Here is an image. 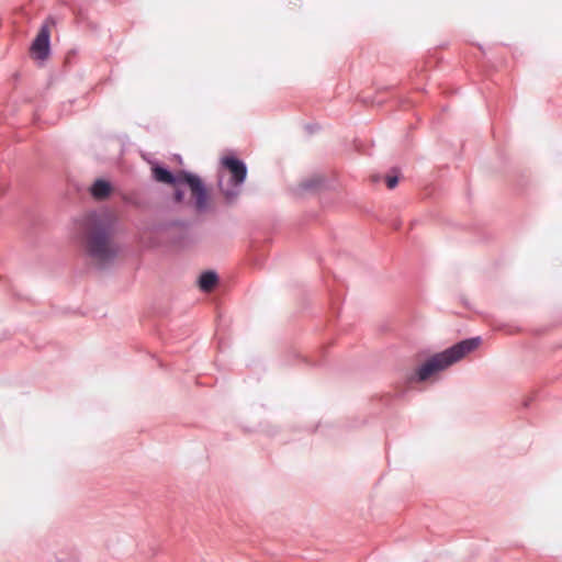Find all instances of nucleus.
Listing matches in <instances>:
<instances>
[{
  "label": "nucleus",
  "mask_w": 562,
  "mask_h": 562,
  "mask_svg": "<svg viewBox=\"0 0 562 562\" xmlns=\"http://www.w3.org/2000/svg\"><path fill=\"white\" fill-rule=\"evenodd\" d=\"M85 238L87 255L99 269L111 267L121 248L113 236L117 224L116 215L109 209L83 213L75 221Z\"/></svg>",
  "instance_id": "1"
},
{
  "label": "nucleus",
  "mask_w": 562,
  "mask_h": 562,
  "mask_svg": "<svg viewBox=\"0 0 562 562\" xmlns=\"http://www.w3.org/2000/svg\"><path fill=\"white\" fill-rule=\"evenodd\" d=\"M480 344L481 337H472L461 340L446 350L431 356L416 369V380L424 382L431 375L446 370L464 356L475 350Z\"/></svg>",
  "instance_id": "2"
},
{
  "label": "nucleus",
  "mask_w": 562,
  "mask_h": 562,
  "mask_svg": "<svg viewBox=\"0 0 562 562\" xmlns=\"http://www.w3.org/2000/svg\"><path fill=\"white\" fill-rule=\"evenodd\" d=\"M151 171L153 179L157 182L167 184L186 183L191 191L196 213L203 214L211 209L207 188L198 175L184 170L173 175L169 169L157 164L151 167Z\"/></svg>",
  "instance_id": "3"
},
{
  "label": "nucleus",
  "mask_w": 562,
  "mask_h": 562,
  "mask_svg": "<svg viewBox=\"0 0 562 562\" xmlns=\"http://www.w3.org/2000/svg\"><path fill=\"white\" fill-rule=\"evenodd\" d=\"M223 165L231 171L232 173V188H225L223 182L220 181L218 186L221 191L225 195L228 203L235 201V199L239 194V187L246 179L247 176V166L244 161L235 158V157H224L222 160Z\"/></svg>",
  "instance_id": "4"
},
{
  "label": "nucleus",
  "mask_w": 562,
  "mask_h": 562,
  "mask_svg": "<svg viewBox=\"0 0 562 562\" xmlns=\"http://www.w3.org/2000/svg\"><path fill=\"white\" fill-rule=\"evenodd\" d=\"M31 52L38 60H45L50 53V32L48 24L41 26L38 34L31 45Z\"/></svg>",
  "instance_id": "5"
},
{
  "label": "nucleus",
  "mask_w": 562,
  "mask_h": 562,
  "mask_svg": "<svg viewBox=\"0 0 562 562\" xmlns=\"http://www.w3.org/2000/svg\"><path fill=\"white\" fill-rule=\"evenodd\" d=\"M90 194L95 200H104L112 191V186L109 181L103 179H97L89 189Z\"/></svg>",
  "instance_id": "6"
},
{
  "label": "nucleus",
  "mask_w": 562,
  "mask_h": 562,
  "mask_svg": "<svg viewBox=\"0 0 562 562\" xmlns=\"http://www.w3.org/2000/svg\"><path fill=\"white\" fill-rule=\"evenodd\" d=\"M217 282V274L214 271H205L200 276L199 285L202 291H210Z\"/></svg>",
  "instance_id": "7"
},
{
  "label": "nucleus",
  "mask_w": 562,
  "mask_h": 562,
  "mask_svg": "<svg viewBox=\"0 0 562 562\" xmlns=\"http://www.w3.org/2000/svg\"><path fill=\"white\" fill-rule=\"evenodd\" d=\"M385 181H386V186L389 189H394L398 183V177L397 176H387Z\"/></svg>",
  "instance_id": "8"
},
{
  "label": "nucleus",
  "mask_w": 562,
  "mask_h": 562,
  "mask_svg": "<svg viewBox=\"0 0 562 562\" xmlns=\"http://www.w3.org/2000/svg\"><path fill=\"white\" fill-rule=\"evenodd\" d=\"M173 198L177 203H181L184 200V192L181 189L177 188Z\"/></svg>",
  "instance_id": "9"
},
{
  "label": "nucleus",
  "mask_w": 562,
  "mask_h": 562,
  "mask_svg": "<svg viewBox=\"0 0 562 562\" xmlns=\"http://www.w3.org/2000/svg\"><path fill=\"white\" fill-rule=\"evenodd\" d=\"M55 562H76L74 558L63 559V558H56Z\"/></svg>",
  "instance_id": "10"
},
{
  "label": "nucleus",
  "mask_w": 562,
  "mask_h": 562,
  "mask_svg": "<svg viewBox=\"0 0 562 562\" xmlns=\"http://www.w3.org/2000/svg\"><path fill=\"white\" fill-rule=\"evenodd\" d=\"M311 187H312V184H310V183H304V184H303V188H304V189H310Z\"/></svg>",
  "instance_id": "11"
}]
</instances>
